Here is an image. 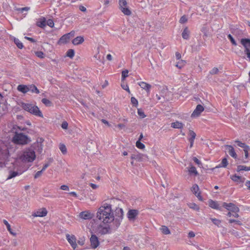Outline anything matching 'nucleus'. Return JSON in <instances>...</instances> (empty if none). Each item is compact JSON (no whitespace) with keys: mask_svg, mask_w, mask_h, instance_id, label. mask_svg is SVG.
I'll use <instances>...</instances> for the list:
<instances>
[{"mask_svg":"<svg viewBox=\"0 0 250 250\" xmlns=\"http://www.w3.org/2000/svg\"><path fill=\"white\" fill-rule=\"evenodd\" d=\"M30 9V8L28 7H25L23 8H17L16 9V10L18 11H21V12H23L24 11H28Z\"/></svg>","mask_w":250,"mask_h":250,"instance_id":"obj_55","label":"nucleus"},{"mask_svg":"<svg viewBox=\"0 0 250 250\" xmlns=\"http://www.w3.org/2000/svg\"><path fill=\"white\" fill-rule=\"evenodd\" d=\"M74 50L73 49H69L67 53H66V56L70 58H72L74 56Z\"/></svg>","mask_w":250,"mask_h":250,"instance_id":"obj_39","label":"nucleus"},{"mask_svg":"<svg viewBox=\"0 0 250 250\" xmlns=\"http://www.w3.org/2000/svg\"><path fill=\"white\" fill-rule=\"evenodd\" d=\"M17 89L20 92L25 94L29 91L28 85L23 84L19 85L18 86Z\"/></svg>","mask_w":250,"mask_h":250,"instance_id":"obj_19","label":"nucleus"},{"mask_svg":"<svg viewBox=\"0 0 250 250\" xmlns=\"http://www.w3.org/2000/svg\"><path fill=\"white\" fill-rule=\"evenodd\" d=\"M115 218L114 216V220L113 221V224H114V228H118L123 219L124 216V212L122 208H120L119 207H116L115 210Z\"/></svg>","mask_w":250,"mask_h":250,"instance_id":"obj_5","label":"nucleus"},{"mask_svg":"<svg viewBox=\"0 0 250 250\" xmlns=\"http://www.w3.org/2000/svg\"><path fill=\"white\" fill-rule=\"evenodd\" d=\"M136 146L140 149H143L145 148V146L144 144L142 143L140 141H137L136 143Z\"/></svg>","mask_w":250,"mask_h":250,"instance_id":"obj_49","label":"nucleus"},{"mask_svg":"<svg viewBox=\"0 0 250 250\" xmlns=\"http://www.w3.org/2000/svg\"><path fill=\"white\" fill-rule=\"evenodd\" d=\"M219 72V69L217 67L213 68L209 72L210 74L215 75L218 74Z\"/></svg>","mask_w":250,"mask_h":250,"instance_id":"obj_51","label":"nucleus"},{"mask_svg":"<svg viewBox=\"0 0 250 250\" xmlns=\"http://www.w3.org/2000/svg\"><path fill=\"white\" fill-rule=\"evenodd\" d=\"M193 161L197 164L199 167L202 166V163L200 160H199L196 157H194L193 158Z\"/></svg>","mask_w":250,"mask_h":250,"instance_id":"obj_59","label":"nucleus"},{"mask_svg":"<svg viewBox=\"0 0 250 250\" xmlns=\"http://www.w3.org/2000/svg\"><path fill=\"white\" fill-rule=\"evenodd\" d=\"M199 188L197 184H194L193 185L191 188V191L195 195H196L197 194V192L199 191Z\"/></svg>","mask_w":250,"mask_h":250,"instance_id":"obj_38","label":"nucleus"},{"mask_svg":"<svg viewBox=\"0 0 250 250\" xmlns=\"http://www.w3.org/2000/svg\"><path fill=\"white\" fill-rule=\"evenodd\" d=\"M131 103L133 106L137 107L138 104V102L137 100L134 97L131 98Z\"/></svg>","mask_w":250,"mask_h":250,"instance_id":"obj_44","label":"nucleus"},{"mask_svg":"<svg viewBox=\"0 0 250 250\" xmlns=\"http://www.w3.org/2000/svg\"><path fill=\"white\" fill-rule=\"evenodd\" d=\"M208 205L210 208H212L218 209L219 210H222V207L219 206V205L218 204L217 202L213 201L212 200H209L208 201Z\"/></svg>","mask_w":250,"mask_h":250,"instance_id":"obj_18","label":"nucleus"},{"mask_svg":"<svg viewBox=\"0 0 250 250\" xmlns=\"http://www.w3.org/2000/svg\"><path fill=\"white\" fill-rule=\"evenodd\" d=\"M189 135L190 138L189 139V140L194 141L196 135V133L192 130H189Z\"/></svg>","mask_w":250,"mask_h":250,"instance_id":"obj_48","label":"nucleus"},{"mask_svg":"<svg viewBox=\"0 0 250 250\" xmlns=\"http://www.w3.org/2000/svg\"><path fill=\"white\" fill-rule=\"evenodd\" d=\"M47 211L45 208H42L34 212L33 216L34 217H44L47 215Z\"/></svg>","mask_w":250,"mask_h":250,"instance_id":"obj_16","label":"nucleus"},{"mask_svg":"<svg viewBox=\"0 0 250 250\" xmlns=\"http://www.w3.org/2000/svg\"><path fill=\"white\" fill-rule=\"evenodd\" d=\"M60 188L63 190H69V187L66 185H62Z\"/></svg>","mask_w":250,"mask_h":250,"instance_id":"obj_63","label":"nucleus"},{"mask_svg":"<svg viewBox=\"0 0 250 250\" xmlns=\"http://www.w3.org/2000/svg\"><path fill=\"white\" fill-rule=\"evenodd\" d=\"M43 141H44V140L42 138H38V140H37V143H35V144H36V145H39V144L42 145V143L43 142Z\"/></svg>","mask_w":250,"mask_h":250,"instance_id":"obj_61","label":"nucleus"},{"mask_svg":"<svg viewBox=\"0 0 250 250\" xmlns=\"http://www.w3.org/2000/svg\"><path fill=\"white\" fill-rule=\"evenodd\" d=\"M12 142L15 144L25 145L31 142L30 138L23 133L15 132L12 138Z\"/></svg>","mask_w":250,"mask_h":250,"instance_id":"obj_2","label":"nucleus"},{"mask_svg":"<svg viewBox=\"0 0 250 250\" xmlns=\"http://www.w3.org/2000/svg\"><path fill=\"white\" fill-rule=\"evenodd\" d=\"M137 113L141 118H144L146 116L144 112L141 108L138 109Z\"/></svg>","mask_w":250,"mask_h":250,"instance_id":"obj_42","label":"nucleus"},{"mask_svg":"<svg viewBox=\"0 0 250 250\" xmlns=\"http://www.w3.org/2000/svg\"><path fill=\"white\" fill-rule=\"evenodd\" d=\"M121 11L126 16H130L131 14V11L129 10L128 6L120 9Z\"/></svg>","mask_w":250,"mask_h":250,"instance_id":"obj_31","label":"nucleus"},{"mask_svg":"<svg viewBox=\"0 0 250 250\" xmlns=\"http://www.w3.org/2000/svg\"><path fill=\"white\" fill-rule=\"evenodd\" d=\"M204 110V107L201 104H198L195 110L193 111L191 114L192 117H198Z\"/></svg>","mask_w":250,"mask_h":250,"instance_id":"obj_13","label":"nucleus"},{"mask_svg":"<svg viewBox=\"0 0 250 250\" xmlns=\"http://www.w3.org/2000/svg\"><path fill=\"white\" fill-rule=\"evenodd\" d=\"M35 55L41 59L44 58V54L42 51H36L35 52Z\"/></svg>","mask_w":250,"mask_h":250,"instance_id":"obj_50","label":"nucleus"},{"mask_svg":"<svg viewBox=\"0 0 250 250\" xmlns=\"http://www.w3.org/2000/svg\"><path fill=\"white\" fill-rule=\"evenodd\" d=\"M36 158L35 152L34 150L29 148L23 152L20 159L24 163L32 162Z\"/></svg>","mask_w":250,"mask_h":250,"instance_id":"obj_4","label":"nucleus"},{"mask_svg":"<svg viewBox=\"0 0 250 250\" xmlns=\"http://www.w3.org/2000/svg\"><path fill=\"white\" fill-rule=\"evenodd\" d=\"M226 147V149L228 150L229 154L234 159L237 158V154L235 152L233 147L231 145H225L224 146Z\"/></svg>","mask_w":250,"mask_h":250,"instance_id":"obj_17","label":"nucleus"},{"mask_svg":"<svg viewBox=\"0 0 250 250\" xmlns=\"http://www.w3.org/2000/svg\"><path fill=\"white\" fill-rule=\"evenodd\" d=\"M248 167L246 166L239 165L237 167V171L240 172L242 170L247 171Z\"/></svg>","mask_w":250,"mask_h":250,"instance_id":"obj_40","label":"nucleus"},{"mask_svg":"<svg viewBox=\"0 0 250 250\" xmlns=\"http://www.w3.org/2000/svg\"><path fill=\"white\" fill-rule=\"evenodd\" d=\"M114 224L112 223V224L110 226L107 225V226L103 227L102 225L99 226V232L101 234H106L110 233L111 230H116L117 228H114Z\"/></svg>","mask_w":250,"mask_h":250,"instance_id":"obj_8","label":"nucleus"},{"mask_svg":"<svg viewBox=\"0 0 250 250\" xmlns=\"http://www.w3.org/2000/svg\"><path fill=\"white\" fill-rule=\"evenodd\" d=\"M186 64V62L184 60H181L176 64V66L179 68H182Z\"/></svg>","mask_w":250,"mask_h":250,"instance_id":"obj_41","label":"nucleus"},{"mask_svg":"<svg viewBox=\"0 0 250 250\" xmlns=\"http://www.w3.org/2000/svg\"><path fill=\"white\" fill-rule=\"evenodd\" d=\"M66 238L73 249H75L77 247L76 237L74 235H69V234H67L66 235Z\"/></svg>","mask_w":250,"mask_h":250,"instance_id":"obj_11","label":"nucleus"},{"mask_svg":"<svg viewBox=\"0 0 250 250\" xmlns=\"http://www.w3.org/2000/svg\"><path fill=\"white\" fill-rule=\"evenodd\" d=\"M46 24L50 26V27H53L54 23L52 20L49 19L48 21H47Z\"/></svg>","mask_w":250,"mask_h":250,"instance_id":"obj_58","label":"nucleus"},{"mask_svg":"<svg viewBox=\"0 0 250 250\" xmlns=\"http://www.w3.org/2000/svg\"><path fill=\"white\" fill-rule=\"evenodd\" d=\"M121 86L124 89L127 91L128 93H130V90H129V87L127 85H125L122 84Z\"/></svg>","mask_w":250,"mask_h":250,"instance_id":"obj_64","label":"nucleus"},{"mask_svg":"<svg viewBox=\"0 0 250 250\" xmlns=\"http://www.w3.org/2000/svg\"><path fill=\"white\" fill-rule=\"evenodd\" d=\"M189 207L191 208H193L195 210H199V207L195 203H191L189 205Z\"/></svg>","mask_w":250,"mask_h":250,"instance_id":"obj_56","label":"nucleus"},{"mask_svg":"<svg viewBox=\"0 0 250 250\" xmlns=\"http://www.w3.org/2000/svg\"><path fill=\"white\" fill-rule=\"evenodd\" d=\"M29 91H31L32 93L39 94L40 93L39 90L34 84L28 85Z\"/></svg>","mask_w":250,"mask_h":250,"instance_id":"obj_25","label":"nucleus"},{"mask_svg":"<svg viewBox=\"0 0 250 250\" xmlns=\"http://www.w3.org/2000/svg\"><path fill=\"white\" fill-rule=\"evenodd\" d=\"M14 42L19 48L22 49L23 48V45L22 43L18 39L14 38Z\"/></svg>","mask_w":250,"mask_h":250,"instance_id":"obj_33","label":"nucleus"},{"mask_svg":"<svg viewBox=\"0 0 250 250\" xmlns=\"http://www.w3.org/2000/svg\"><path fill=\"white\" fill-rule=\"evenodd\" d=\"M188 172L190 174H193L195 176H197L198 174V173L196 170V168L194 166H191L189 169H188Z\"/></svg>","mask_w":250,"mask_h":250,"instance_id":"obj_30","label":"nucleus"},{"mask_svg":"<svg viewBox=\"0 0 250 250\" xmlns=\"http://www.w3.org/2000/svg\"><path fill=\"white\" fill-rule=\"evenodd\" d=\"M35 150L39 153H41L42 151L43 145H36L34 144Z\"/></svg>","mask_w":250,"mask_h":250,"instance_id":"obj_34","label":"nucleus"},{"mask_svg":"<svg viewBox=\"0 0 250 250\" xmlns=\"http://www.w3.org/2000/svg\"><path fill=\"white\" fill-rule=\"evenodd\" d=\"M42 102L43 104H44L47 106H51L52 105V102L50 100L46 98L42 99Z\"/></svg>","mask_w":250,"mask_h":250,"instance_id":"obj_37","label":"nucleus"},{"mask_svg":"<svg viewBox=\"0 0 250 250\" xmlns=\"http://www.w3.org/2000/svg\"><path fill=\"white\" fill-rule=\"evenodd\" d=\"M52 162H53V159L50 158L49 159V163L44 164L42 168V170L44 171L46 169V168L49 166L50 164Z\"/></svg>","mask_w":250,"mask_h":250,"instance_id":"obj_53","label":"nucleus"},{"mask_svg":"<svg viewBox=\"0 0 250 250\" xmlns=\"http://www.w3.org/2000/svg\"><path fill=\"white\" fill-rule=\"evenodd\" d=\"M230 178L234 182H239L240 183H243L245 180V178H243L240 176H238L236 174L232 175Z\"/></svg>","mask_w":250,"mask_h":250,"instance_id":"obj_23","label":"nucleus"},{"mask_svg":"<svg viewBox=\"0 0 250 250\" xmlns=\"http://www.w3.org/2000/svg\"><path fill=\"white\" fill-rule=\"evenodd\" d=\"M162 233L164 234H169L170 233V231L169 229L165 226H162L161 228L160 229Z\"/></svg>","mask_w":250,"mask_h":250,"instance_id":"obj_32","label":"nucleus"},{"mask_svg":"<svg viewBox=\"0 0 250 250\" xmlns=\"http://www.w3.org/2000/svg\"><path fill=\"white\" fill-rule=\"evenodd\" d=\"M229 223H231V224L232 223H236V224H237L238 225H241L242 224V223H241L240 221L236 220H234V219H229Z\"/></svg>","mask_w":250,"mask_h":250,"instance_id":"obj_57","label":"nucleus"},{"mask_svg":"<svg viewBox=\"0 0 250 250\" xmlns=\"http://www.w3.org/2000/svg\"><path fill=\"white\" fill-rule=\"evenodd\" d=\"M222 207L225 208L227 210L234 213L238 212L239 211V208L233 203L228 204L224 202L222 204Z\"/></svg>","mask_w":250,"mask_h":250,"instance_id":"obj_9","label":"nucleus"},{"mask_svg":"<svg viewBox=\"0 0 250 250\" xmlns=\"http://www.w3.org/2000/svg\"><path fill=\"white\" fill-rule=\"evenodd\" d=\"M235 143L237 144L238 146H239L242 148H244V146H246V144L243 143L239 140H235Z\"/></svg>","mask_w":250,"mask_h":250,"instance_id":"obj_54","label":"nucleus"},{"mask_svg":"<svg viewBox=\"0 0 250 250\" xmlns=\"http://www.w3.org/2000/svg\"><path fill=\"white\" fill-rule=\"evenodd\" d=\"M90 241L91 243V246L94 249L96 248L99 245L98 238L95 234L91 235L90 238Z\"/></svg>","mask_w":250,"mask_h":250,"instance_id":"obj_15","label":"nucleus"},{"mask_svg":"<svg viewBox=\"0 0 250 250\" xmlns=\"http://www.w3.org/2000/svg\"><path fill=\"white\" fill-rule=\"evenodd\" d=\"M139 214V211L137 209H129L127 212V217L130 221H134Z\"/></svg>","mask_w":250,"mask_h":250,"instance_id":"obj_12","label":"nucleus"},{"mask_svg":"<svg viewBox=\"0 0 250 250\" xmlns=\"http://www.w3.org/2000/svg\"><path fill=\"white\" fill-rule=\"evenodd\" d=\"M69 40H70V38L69 37V36L65 34V35H63L59 39L58 43L59 44H65V43H67L69 41Z\"/></svg>","mask_w":250,"mask_h":250,"instance_id":"obj_21","label":"nucleus"},{"mask_svg":"<svg viewBox=\"0 0 250 250\" xmlns=\"http://www.w3.org/2000/svg\"><path fill=\"white\" fill-rule=\"evenodd\" d=\"M21 106L25 111H27L35 116L41 117H43V115L42 112L40 111L37 106L33 105L32 104H29L22 103L21 104Z\"/></svg>","mask_w":250,"mask_h":250,"instance_id":"obj_3","label":"nucleus"},{"mask_svg":"<svg viewBox=\"0 0 250 250\" xmlns=\"http://www.w3.org/2000/svg\"><path fill=\"white\" fill-rule=\"evenodd\" d=\"M128 71L127 70H125L122 72V80L124 81L125 78L128 76Z\"/></svg>","mask_w":250,"mask_h":250,"instance_id":"obj_46","label":"nucleus"},{"mask_svg":"<svg viewBox=\"0 0 250 250\" xmlns=\"http://www.w3.org/2000/svg\"><path fill=\"white\" fill-rule=\"evenodd\" d=\"M107 207L106 204H103L97 212V218L105 224L113 223L114 220L112 209Z\"/></svg>","mask_w":250,"mask_h":250,"instance_id":"obj_1","label":"nucleus"},{"mask_svg":"<svg viewBox=\"0 0 250 250\" xmlns=\"http://www.w3.org/2000/svg\"><path fill=\"white\" fill-rule=\"evenodd\" d=\"M60 150L62 151V152L64 154L66 153L67 152V149H66V147L63 144H61L60 145V147H59Z\"/></svg>","mask_w":250,"mask_h":250,"instance_id":"obj_43","label":"nucleus"},{"mask_svg":"<svg viewBox=\"0 0 250 250\" xmlns=\"http://www.w3.org/2000/svg\"><path fill=\"white\" fill-rule=\"evenodd\" d=\"M211 220L212 221V223L217 226H219V225L221 223V221L220 220H218L217 219H216V218H210Z\"/></svg>","mask_w":250,"mask_h":250,"instance_id":"obj_52","label":"nucleus"},{"mask_svg":"<svg viewBox=\"0 0 250 250\" xmlns=\"http://www.w3.org/2000/svg\"><path fill=\"white\" fill-rule=\"evenodd\" d=\"M36 25L41 28H43L46 25V19L43 17L40 19V21H38L36 23Z\"/></svg>","mask_w":250,"mask_h":250,"instance_id":"obj_24","label":"nucleus"},{"mask_svg":"<svg viewBox=\"0 0 250 250\" xmlns=\"http://www.w3.org/2000/svg\"><path fill=\"white\" fill-rule=\"evenodd\" d=\"M83 42V38L82 36H78L74 39L72 42L74 45H77L82 43Z\"/></svg>","mask_w":250,"mask_h":250,"instance_id":"obj_20","label":"nucleus"},{"mask_svg":"<svg viewBox=\"0 0 250 250\" xmlns=\"http://www.w3.org/2000/svg\"><path fill=\"white\" fill-rule=\"evenodd\" d=\"M241 43L244 46L245 48V53L250 61V39L246 38L242 39L241 40Z\"/></svg>","mask_w":250,"mask_h":250,"instance_id":"obj_6","label":"nucleus"},{"mask_svg":"<svg viewBox=\"0 0 250 250\" xmlns=\"http://www.w3.org/2000/svg\"><path fill=\"white\" fill-rule=\"evenodd\" d=\"M18 175H19V173L17 171H10L8 177L7 178V180L10 179L14 177H15L16 176H17Z\"/></svg>","mask_w":250,"mask_h":250,"instance_id":"obj_36","label":"nucleus"},{"mask_svg":"<svg viewBox=\"0 0 250 250\" xmlns=\"http://www.w3.org/2000/svg\"><path fill=\"white\" fill-rule=\"evenodd\" d=\"M188 21V18L186 15L182 16L179 20V22L181 24L185 23Z\"/></svg>","mask_w":250,"mask_h":250,"instance_id":"obj_45","label":"nucleus"},{"mask_svg":"<svg viewBox=\"0 0 250 250\" xmlns=\"http://www.w3.org/2000/svg\"><path fill=\"white\" fill-rule=\"evenodd\" d=\"M138 84L142 88L145 89L147 92L149 91V89L151 87L150 84L144 82H141L138 83Z\"/></svg>","mask_w":250,"mask_h":250,"instance_id":"obj_22","label":"nucleus"},{"mask_svg":"<svg viewBox=\"0 0 250 250\" xmlns=\"http://www.w3.org/2000/svg\"><path fill=\"white\" fill-rule=\"evenodd\" d=\"M228 165V162L227 158H224L222 159L221 163L217 166H216L215 168H219V167H226Z\"/></svg>","mask_w":250,"mask_h":250,"instance_id":"obj_28","label":"nucleus"},{"mask_svg":"<svg viewBox=\"0 0 250 250\" xmlns=\"http://www.w3.org/2000/svg\"><path fill=\"white\" fill-rule=\"evenodd\" d=\"M171 126L174 128H182L184 126V125L178 121L172 123Z\"/></svg>","mask_w":250,"mask_h":250,"instance_id":"obj_26","label":"nucleus"},{"mask_svg":"<svg viewBox=\"0 0 250 250\" xmlns=\"http://www.w3.org/2000/svg\"><path fill=\"white\" fill-rule=\"evenodd\" d=\"M189 31L188 30L187 27H185L182 33V36L183 39L185 40H188L189 38Z\"/></svg>","mask_w":250,"mask_h":250,"instance_id":"obj_27","label":"nucleus"},{"mask_svg":"<svg viewBox=\"0 0 250 250\" xmlns=\"http://www.w3.org/2000/svg\"><path fill=\"white\" fill-rule=\"evenodd\" d=\"M3 223L6 225V228L8 229V230L9 231V232L11 234H12L14 236H16V233L14 232L12 229H11V227H10V224L8 223V222L6 220H3Z\"/></svg>","mask_w":250,"mask_h":250,"instance_id":"obj_29","label":"nucleus"},{"mask_svg":"<svg viewBox=\"0 0 250 250\" xmlns=\"http://www.w3.org/2000/svg\"><path fill=\"white\" fill-rule=\"evenodd\" d=\"M122 202L121 200H119L117 198H113L109 200L108 203H103L104 204H106L107 207L111 208L112 207H119L120 205V203Z\"/></svg>","mask_w":250,"mask_h":250,"instance_id":"obj_10","label":"nucleus"},{"mask_svg":"<svg viewBox=\"0 0 250 250\" xmlns=\"http://www.w3.org/2000/svg\"><path fill=\"white\" fill-rule=\"evenodd\" d=\"M131 159L139 162H144L147 161L148 159V157L146 155L140 153L137 151L134 152L131 154Z\"/></svg>","mask_w":250,"mask_h":250,"instance_id":"obj_7","label":"nucleus"},{"mask_svg":"<svg viewBox=\"0 0 250 250\" xmlns=\"http://www.w3.org/2000/svg\"><path fill=\"white\" fill-rule=\"evenodd\" d=\"M42 172H43V171H42V170H40V171H38L35 174L34 178H38V177H39L42 175Z\"/></svg>","mask_w":250,"mask_h":250,"instance_id":"obj_62","label":"nucleus"},{"mask_svg":"<svg viewBox=\"0 0 250 250\" xmlns=\"http://www.w3.org/2000/svg\"><path fill=\"white\" fill-rule=\"evenodd\" d=\"M119 4L120 9L127 6V2L125 0H119Z\"/></svg>","mask_w":250,"mask_h":250,"instance_id":"obj_35","label":"nucleus"},{"mask_svg":"<svg viewBox=\"0 0 250 250\" xmlns=\"http://www.w3.org/2000/svg\"><path fill=\"white\" fill-rule=\"evenodd\" d=\"M79 216L83 219L88 220L92 219L94 215L88 211H84L81 212L79 214Z\"/></svg>","mask_w":250,"mask_h":250,"instance_id":"obj_14","label":"nucleus"},{"mask_svg":"<svg viewBox=\"0 0 250 250\" xmlns=\"http://www.w3.org/2000/svg\"><path fill=\"white\" fill-rule=\"evenodd\" d=\"M61 126L63 129H66L68 127V123L66 121H64L62 122Z\"/></svg>","mask_w":250,"mask_h":250,"instance_id":"obj_60","label":"nucleus"},{"mask_svg":"<svg viewBox=\"0 0 250 250\" xmlns=\"http://www.w3.org/2000/svg\"><path fill=\"white\" fill-rule=\"evenodd\" d=\"M228 38L230 40V42L233 45H234V46L237 45V44L236 42H235V40L234 39L233 37L230 34L228 35Z\"/></svg>","mask_w":250,"mask_h":250,"instance_id":"obj_47","label":"nucleus"}]
</instances>
